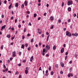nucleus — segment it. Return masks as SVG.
Returning <instances> with one entry per match:
<instances>
[{
	"label": "nucleus",
	"instance_id": "nucleus-26",
	"mask_svg": "<svg viewBox=\"0 0 78 78\" xmlns=\"http://www.w3.org/2000/svg\"><path fill=\"white\" fill-rule=\"evenodd\" d=\"M64 2H62V7H63V6H64Z\"/></svg>",
	"mask_w": 78,
	"mask_h": 78
},
{
	"label": "nucleus",
	"instance_id": "nucleus-5",
	"mask_svg": "<svg viewBox=\"0 0 78 78\" xmlns=\"http://www.w3.org/2000/svg\"><path fill=\"white\" fill-rule=\"evenodd\" d=\"M12 54V57H15L16 56V52L15 51L13 52Z\"/></svg>",
	"mask_w": 78,
	"mask_h": 78
},
{
	"label": "nucleus",
	"instance_id": "nucleus-21",
	"mask_svg": "<svg viewBox=\"0 0 78 78\" xmlns=\"http://www.w3.org/2000/svg\"><path fill=\"white\" fill-rule=\"evenodd\" d=\"M70 76H71V74L69 73L68 75L67 76H68V77H70Z\"/></svg>",
	"mask_w": 78,
	"mask_h": 78
},
{
	"label": "nucleus",
	"instance_id": "nucleus-12",
	"mask_svg": "<svg viewBox=\"0 0 78 78\" xmlns=\"http://www.w3.org/2000/svg\"><path fill=\"white\" fill-rule=\"evenodd\" d=\"M56 46L55 45L54 46L53 48V49L54 50H56Z\"/></svg>",
	"mask_w": 78,
	"mask_h": 78
},
{
	"label": "nucleus",
	"instance_id": "nucleus-31",
	"mask_svg": "<svg viewBox=\"0 0 78 78\" xmlns=\"http://www.w3.org/2000/svg\"><path fill=\"white\" fill-rule=\"evenodd\" d=\"M26 69V70H29V68L28 67H27Z\"/></svg>",
	"mask_w": 78,
	"mask_h": 78
},
{
	"label": "nucleus",
	"instance_id": "nucleus-62",
	"mask_svg": "<svg viewBox=\"0 0 78 78\" xmlns=\"http://www.w3.org/2000/svg\"><path fill=\"white\" fill-rule=\"evenodd\" d=\"M66 44H64L63 45V47H64V48H65V47H66Z\"/></svg>",
	"mask_w": 78,
	"mask_h": 78
},
{
	"label": "nucleus",
	"instance_id": "nucleus-38",
	"mask_svg": "<svg viewBox=\"0 0 78 78\" xmlns=\"http://www.w3.org/2000/svg\"><path fill=\"white\" fill-rule=\"evenodd\" d=\"M55 67H56V68H58V65H56Z\"/></svg>",
	"mask_w": 78,
	"mask_h": 78
},
{
	"label": "nucleus",
	"instance_id": "nucleus-41",
	"mask_svg": "<svg viewBox=\"0 0 78 78\" xmlns=\"http://www.w3.org/2000/svg\"><path fill=\"white\" fill-rule=\"evenodd\" d=\"M18 27L19 28H21V25L20 24H19L18 25Z\"/></svg>",
	"mask_w": 78,
	"mask_h": 78
},
{
	"label": "nucleus",
	"instance_id": "nucleus-46",
	"mask_svg": "<svg viewBox=\"0 0 78 78\" xmlns=\"http://www.w3.org/2000/svg\"><path fill=\"white\" fill-rule=\"evenodd\" d=\"M69 64H72V61L71 60L69 62Z\"/></svg>",
	"mask_w": 78,
	"mask_h": 78
},
{
	"label": "nucleus",
	"instance_id": "nucleus-27",
	"mask_svg": "<svg viewBox=\"0 0 78 78\" xmlns=\"http://www.w3.org/2000/svg\"><path fill=\"white\" fill-rule=\"evenodd\" d=\"M45 52V48H44L43 51V52L44 53V52Z\"/></svg>",
	"mask_w": 78,
	"mask_h": 78
},
{
	"label": "nucleus",
	"instance_id": "nucleus-22",
	"mask_svg": "<svg viewBox=\"0 0 78 78\" xmlns=\"http://www.w3.org/2000/svg\"><path fill=\"white\" fill-rule=\"evenodd\" d=\"M54 73L53 72V71H51V75H53Z\"/></svg>",
	"mask_w": 78,
	"mask_h": 78
},
{
	"label": "nucleus",
	"instance_id": "nucleus-24",
	"mask_svg": "<svg viewBox=\"0 0 78 78\" xmlns=\"http://www.w3.org/2000/svg\"><path fill=\"white\" fill-rule=\"evenodd\" d=\"M51 66H49V67L48 69V70L49 71L51 70Z\"/></svg>",
	"mask_w": 78,
	"mask_h": 78
},
{
	"label": "nucleus",
	"instance_id": "nucleus-36",
	"mask_svg": "<svg viewBox=\"0 0 78 78\" xmlns=\"http://www.w3.org/2000/svg\"><path fill=\"white\" fill-rule=\"evenodd\" d=\"M67 58H68L67 56L66 55V56H65V60H66V59H67Z\"/></svg>",
	"mask_w": 78,
	"mask_h": 78
},
{
	"label": "nucleus",
	"instance_id": "nucleus-35",
	"mask_svg": "<svg viewBox=\"0 0 78 78\" xmlns=\"http://www.w3.org/2000/svg\"><path fill=\"white\" fill-rule=\"evenodd\" d=\"M28 45V44H26L25 45L26 47H27Z\"/></svg>",
	"mask_w": 78,
	"mask_h": 78
},
{
	"label": "nucleus",
	"instance_id": "nucleus-19",
	"mask_svg": "<svg viewBox=\"0 0 78 78\" xmlns=\"http://www.w3.org/2000/svg\"><path fill=\"white\" fill-rule=\"evenodd\" d=\"M48 39H49V36H48L47 37V41H48Z\"/></svg>",
	"mask_w": 78,
	"mask_h": 78
},
{
	"label": "nucleus",
	"instance_id": "nucleus-51",
	"mask_svg": "<svg viewBox=\"0 0 78 78\" xmlns=\"http://www.w3.org/2000/svg\"><path fill=\"white\" fill-rule=\"evenodd\" d=\"M68 22H70V19H69L68 20Z\"/></svg>",
	"mask_w": 78,
	"mask_h": 78
},
{
	"label": "nucleus",
	"instance_id": "nucleus-54",
	"mask_svg": "<svg viewBox=\"0 0 78 78\" xmlns=\"http://www.w3.org/2000/svg\"><path fill=\"white\" fill-rule=\"evenodd\" d=\"M74 56L75 58H76V57H77V55L76 54H75L74 55Z\"/></svg>",
	"mask_w": 78,
	"mask_h": 78
},
{
	"label": "nucleus",
	"instance_id": "nucleus-33",
	"mask_svg": "<svg viewBox=\"0 0 78 78\" xmlns=\"http://www.w3.org/2000/svg\"><path fill=\"white\" fill-rule=\"evenodd\" d=\"M68 54H69V52H66L65 53V55H68Z\"/></svg>",
	"mask_w": 78,
	"mask_h": 78
},
{
	"label": "nucleus",
	"instance_id": "nucleus-43",
	"mask_svg": "<svg viewBox=\"0 0 78 78\" xmlns=\"http://www.w3.org/2000/svg\"><path fill=\"white\" fill-rule=\"evenodd\" d=\"M41 17H40L38 18V20H41Z\"/></svg>",
	"mask_w": 78,
	"mask_h": 78
},
{
	"label": "nucleus",
	"instance_id": "nucleus-59",
	"mask_svg": "<svg viewBox=\"0 0 78 78\" xmlns=\"http://www.w3.org/2000/svg\"><path fill=\"white\" fill-rule=\"evenodd\" d=\"M44 37V34H42V37Z\"/></svg>",
	"mask_w": 78,
	"mask_h": 78
},
{
	"label": "nucleus",
	"instance_id": "nucleus-17",
	"mask_svg": "<svg viewBox=\"0 0 78 78\" xmlns=\"http://www.w3.org/2000/svg\"><path fill=\"white\" fill-rule=\"evenodd\" d=\"M7 37H8V38H10V37H11V35L9 34V35H7Z\"/></svg>",
	"mask_w": 78,
	"mask_h": 78
},
{
	"label": "nucleus",
	"instance_id": "nucleus-15",
	"mask_svg": "<svg viewBox=\"0 0 78 78\" xmlns=\"http://www.w3.org/2000/svg\"><path fill=\"white\" fill-rule=\"evenodd\" d=\"M28 71L27 70H25V74H28Z\"/></svg>",
	"mask_w": 78,
	"mask_h": 78
},
{
	"label": "nucleus",
	"instance_id": "nucleus-4",
	"mask_svg": "<svg viewBox=\"0 0 78 78\" xmlns=\"http://www.w3.org/2000/svg\"><path fill=\"white\" fill-rule=\"evenodd\" d=\"M6 25H4L3 26H2L1 27V31H3V30H4L5 29V26Z\"/></svg>",
	"mask_w": 78,
	"mask_h": 78
},
{
	"label": "nucleus",
	"instance_id": "nucleus-40",
	"mask_svg": "<svg viewBox=\"0 0 78 78\" xmlns=\"http://www.w3.org/2000/svg\"><path fill=\"white\" fill-rule=\"evenodd\" d=\"M40 70H42V68H41V67H40L39 68V71Z\"/></svg>",
	"mask_w": 78,
	"mask_h": 78
},
{
	"label": "nucleus",
	"instance_id": "nucleus-10",
	"mask_svg": "<svg viewBox=\"0 0 78 78\" xmlns=\"http://www.w3.org/2000/svg\"><path fill=\"white\" fill-rule=\"evenodd\" d=\"M33 60V56H32V57L30 58V62H32Z\"/></svg>",
	"mask_w": 78,
	"mask_h": 78
},
{
	"label": "nucleus",
	"instance_id": "nucleus-16",
	"mask_svg": "<svg viewBox=\"0 0 78 78\" xmlns=\"http://www.w3.org/2000/svg\"><path fill=\"white\" fill-rule=\"evenodd\" d=\"M24 47H25V45L24 44H22L21 48H23V49H24Z\"/></svg>",
	"mask_w": 78,
	"mask_h": 78
},
{
	"label": "nucleus",
	"instance_id": "nucleus-3",
	"mask_svg": "<svg viewBox=\"0 0 78 78\" xmlns=\"http://www.w3.org/2000/svg\"><path fill=\"white\" fill-rule=\"evenodd\" d=\"M45 48H46V49H47V50H49L50 48V46L48 44L46 46Z\"/></svg>",
	"mask_w": 78,
	"mask_h": 78
},
{
	"label": "nucleus",
	"instance_id": "nucleus-8",
	"mask_svg": "<svg viewBox=\"0 0 78 78\" xmlns=\"http://www.w3.org/2000/svg\"><path fill=\"white\" fill-rule=\"evenodd\" d=\"M38 33L39 34H41V33H42V30H39V31H38Z\"/></svg>",
	"mask_w": 78,
	"mask_h": 78
},
{
	"label": "nucleus",
	"instance_id": "nucleus-60",
	"mask_svg": "<svg viewBox=\"0 0 78 78\" xmlns=\"http://www.w3.org/2000/svg\"><path fill=\"white\" fill-rule=\"evenodd\" d=\"M28 50H30V47H29L28 49H27Z\"/></svg>",
	"mask_w": 78,
	"mask_h": 78
},
{
	"label": "nucleus",
	"instance_id": "nucleus-9",
	"mask_svg": "<svg viewBox=\"0 0 78 78\" xmlns=\"http://www.w3.org/2000/svg\"><path fill=\"white\" fill-rule=\"evenodd\" d=\"M24 4L25 6H27V5L28 4V2H27V1H25L24 2Z\"/></svg>",
	"mask_w": 78,
	"mask_h": 78
},
{
	"label": "nucleus",
	"instance_id": "nucleus-2",
	"mask_svg": "<svg viewBox=\"0 0 78 78\" xmlns=\"http://www.w3.org/2000/svg\"><path fill=\"white\" fill-rule=\"evenodd\" d=\"M66 36H68L69 37H70L71 36V33L69 31H67L66 32Z\"/></svg>",
	"mask_w": 78,
	"mask_h": 78
},
{
	"label": "nucleus",
	"instance_id": "nucleus-7",
	"mask_svg": "<svg viewBox=\"0 0 78 78\" xmlns=\"http://www.w3.org/2000/svg\"><path fill=\"white\" fill-rule=\"evenodd\" d=\"M61 65L62 66V67H64V64L62 62L61 63Z\"/></svg>",
	"mask_w": 78,
	"mask_h": 78
},
{
	"label": "nucleus",
	"instance_id": "nucleus-61",
	"mask_svg": "<svg viewBox=\"0 0 78 78\" xmlns=\"http://www.w3.org/2000/svg\"><path fill=\"white\" fill-rule=\"evenodd\" d=\"M13 16H12V17H11V20H13Z\"/></svg>",
	"mask_w": 78,
	"mask_h": 78
},
{
	"label": "nucleus",
	"instance_id": "nucleus-64",
	"mask_svg": "<svg viewBox=\"0 0 78 78\" xmlns=\"http://www.w3.org/2000/svg\"><path fill=\"white\" fill-rule=\"evenodd\" d=\"M0 23H2V20H1L0 21Z\"/></svg>",
	"mask_w": 78,
	"mask_h": 78
},
{
	"label": "nucleus",
	"instance_id": "nucleus-25",
	"mask_svg": "<svg viewBox=\"0 0 78 78\" xmlns=\"http://www.w3.org/2000/svg\"><path fill=\"white\" fill-rule=\"evenodd\" d=\"M37 16V14L34 13V17H36Z\"/></svg>",
	"mask_w": 78,
	"mask_h": 78
},
{
	"label": "nucleus",
	"instance_id": "nucleus-49",
	"mask_svg": "<svg viewBox=\"0 0 78 78\" xmlns=\"http://www.w3.org/2000/svg\"><path fill=\"white\" fill-rule=\"evenodd\" d=\"M3 47H4L3 45L2 46L1 48V49H3Z\"/></svg>",
	"mask_w": 78,
	"mask_h": 78
},
{
	"label": "nucleus",
	"instance_id": "nucleus-57",
	"mask_svg": "<svg viewBox=\"0 0 78 78\" xmlns=\"http://www.w3.org/2000/svg\"><path fill=\"white\" fill-rule=\"evenodd\" d=\"M45 53H44V52H43V53H42V55H43V56H44V55H45Z\"/></svg>",
	"mask_w": 78,
	"mask_h": 78
},
{
	"label": "nucleus",
	"instance_id": "nucleus-39",
	"mask_svg": "<svg viewBox=\"0 0 78 78\" xmlns=\"http://www.w3.org/2000/svg\"><path fill=\"white\" fill-rule=\"evenodd\" d=\"M60 74H63V72H62V71H61L60 72Z\"/></svg>",
	"mask_w": 78,
	"mask_h": 78
},
{
	"label": "nucleus",
	"instance_id": "nucleus-56",
	"mask_svg": "<svg viewBox=\"0 0 78 78\" xmlns=\"http://www.w3.org/2000/svg\"><path fill=\"white\" fill-rule=\"evenodd\" d=\"M13 44H14V43L12 42L11 43L10 45H13Z\"/></svg>",
	"mask_w": 78,
	"mask_h": 78
},
{
	"label": "nucleus",
	"instance_id": "nucleus-63",
	"mask_svg": "<svg viewBox=\"0 0 78 78\" xmlns=\"http://www.w3.org/2000/svg\"><path fill=\"white\" fill-rule=\"evenodd\" d=\"M46 35H48V34H49L48 33V32H47L46 33Z\"/></svg>",
	"mask_w": 78,
	"mask_h": 78
},
{
	"label": "nucleus",
	"instance_id": "nucleus-20",
	"mask_svg": "<svg viewBox=\"0 0 78 78\" xmlns=\"http://www.w3.org/2000/svg\"><path fill=\"white\" fill-rule=\"evenodd\" d=\"M54 27V26L53 25H52L51 26V30H53V27Z\"/></svg>",
	"mask_w": 78,
	"mask_h": 78
},
{
	"label": "nucleus",
	"instance_id": "nucleus-45",
	"mask_svg": "<svg viewBox=\"0 0 78 78\" xmlns=\"http://www.w3.org/2000/svg\"><path fill=\"white\" fill-rule=\"evenodd\" d=\"M21 53H22V52H19V55H21Z\"/></svg>",
	"mask_w": 78,
	"mask_h": 78
},
{
	"label": "nucleus",
	"instance_id": "nucleus-11",
	"mask_svg": "<svg viewBox=\"0 0 78 78\" xmlns=\"http://www.w3.org/2000/svg\"><path fill=\"white\" fill-rule=\"evenodd\" d=\"M50 19L51 20H53V19H54V17L53 16H51L50 17Z\"/></svg>",
	"mask_w": 78,
	"mask_h": 78
},
{
	"label": "nucleus",
	"instance_id": "nucleus-53",
	"mask_svg": "<svg viewBox=\"0 0 78 78\" xmlns=\"http://www.w3.org/2000/svg\"><path fill=\"white\" fill-rule=\"evenodd\" d=\"M12 59H13V58H10V61H12Z\"/></svg>",
	"mask_w": 78,
	"mask_h": 78
},
{
	"label": "nucleus",
	"instance_id": "nucleus-50",
	"mask_svg": "<svg viewBox=\"0 0 78 78\" xmlns=\"http://www.w3.org/2000/svg\"><path fill=\"white\" fill-rule=\"evenodd\" d=\"M6 2H7V1H6V0H5L4 1V4H6Z\"/></svg>",
	"mask_w": 78,
	"mask_h": 78
},
{
	"label": "nucleus",
	"instance_id": "nucleus-28",
	"mask_svg": "<svg viewBox=\"0 0 78 78\" xmlns=\"http://www.w3.org/2000/svg\"><path fill=\"white\" fill-rule=\"evenodd\" d=\"M21 7L22 8H24V4H23L22 5Z\"/></svg>",
	"mask_w": 78,
	"mask_h": 78
},
{
	"label": "nucleus",
	"instance_id": "nucleus-58",
	"mask_svg": "<svg viewBox=\"0 0 78 78\" xmlns=\"http://www.w3.org/2000/svg\"><path fill=\"white\" fill-rule=\"evenodd\" d=\"M18 33V32L17 31H16L15 33V34H17Z\"/></svg>",
	"mask_w": 78,
	"mask_h": 78
},
{
	"label": "nucleus",
	"instance_id": "nucleus-47",
	"mask_svg": "<svg viewBox=\"0 0 78 78\" xmlns=\"http://www.w3.org/2000/svg\"><path fill=\"white\" fill-rule=\"evenodd\" d=\"M33 39H34L33 38H32L31 40V43L33 42Z\"/></svg>",
	"mask_w": 78,
	"mask_h": 78
},
{
	"label": "nucleus",
	"instance_id": "nucleus-44",
	"mask_svg": "<svg viewBox=\"0 0 78 78\" xmlns=\"http://www.w3.org/2000/svg\"><path fill=\"white\" fill-rule=\"evenodd\" d=\"M28 25H30V26H31V23H29Z\"/></svg>",
	"mask_w": 78,
	"mask_h": 78
},
{
	"label": "nucleus",
	"instance_id": "nucleus-18",
	"mask_svg": "<svg viewBox=\"0 0 78 78\" xmlns=\"http://www.w3.org/2000/svg\"><path fill=\"white\" fill-rule=\"evenodd\" d=\"M61 19H59L58 20V23H61Z\"/></svg>",
	"mask_w": 78,
	"mask_h": 78
},
{
	"label": "nucleus",
	"instance_id": "nucleus-37",
	"mask_svg": "<svg viewBox=\"0 0 78 78\" xmlns=\"http://www.w3.org/2000/svg\"><path fill=\"white\" fill-rule=\"evenodd\" d=\"M46 73H48V71L47 70H46L45 71Z\"/></svg>",
	"mask_w": 78,
	"mask_h": 78
},
{
	"label": "nucleus",
	"instance_id": "nucleus-30",
	"mask_svg": "<svg viewBox=\"0 0 78 78\" xmlns=\"http://www.w3.org/2000/svg\"><path fill=\"white\" fill-rule=\"evenodd\" d=\"M49 56V55L48 54H47L46 55V57H48Z\"/></svg>",
	"mask_w": 78,
	"mask_h": 78
},
{
	"label": "nucleus",
	"instance_id": "nucleus-32",
	"mask_svg": "<svg viewBox=\"0 0 78 78\" xmlns=\"http://www.w3.org/2000/svg\"><path fill=\"white\" fill-rule=\"evenodd\" d=\"M14 38H15V36H14L13 37H11V39H14Z\"/></svg>",
	"mask_w": 78,
	"mask_h": 78
},
{
	"label": "nucleus",
	"instance_id": "nucleus-14",
	"mask_svg": "<svg viewBox=\"0 0 78 78\" xmlns=\"http://www.w3.org/2000/svg\"><path fill=\"white\" fill-rule=\"evenodd\" d=\"M68 9L69 11H71V8L70 7H69L68 8Z\"/></svg>",
	"mask_w": 78,
	"mask_h": 78
},
{
	"label": "nucleus",
	"instance_id": "nucleus-55",
	"mask_svg": "<svg viewBox=\"0 0 78 78\" xmlns=\"http://www.w3.org/2000/svg\"><path fill=\"white\" fill-rule=\"evenodd\" d=\"M10 62V61L9 60H8L7 61L8 63H9Z\"/></svg>",
	"mask_w": 78,
	"mask_h": 78
},
{
	"label": "nucleus",
	"instance_id": "nucleus-13",
	"mask_svg": "<svg viewBox=\"0 0 78 78\" xmlns=\"http://www.w3.org/2000/svg\"><path fill=\"white\" fill-rule=\"evenodd\" d=\"M19 5V4L18 3H15V7L17 8L18 7V5Z\"/></svg>",
	"mask_w": 78,
	"mask_h": 78
},
{
	"label": "nucleus",
	"instance_id": "nucleus-48",
	"mask_svg": "<svg viewBox=\"0 0 78 78\" xmlns=\"http://www.w3.org/2000/svg\"><path fill=\"white\" fill-rule=\"evenodd\" d=\"M8 22V18H7V20H6V23Z\"/></svg>",
	"mask_w": 78,
	"mask_h": 78
},
{
	"label": "nucleus",
	"instance_id": "nucleus-1",
	"mask_svg": "<svg viewBox=\"0 0 78 78\" xmlns=\"http://www.w3.org/2000/svg\"><path fill=\"white\" fill-rule=\"evenodd\" d=\"M73 3V1H69L68 2L67 5L68 6H70V5H72Z\"/></svg>",
	"mask_w": 78,
	"mask_h": 78
},
{
	"label": "nucleus",
	"instance_id": "nucleus-23",
	"mask_svg": "<svg viewBox=\"0 0 78 78\" xmlns=\"http://www.w3.org/2000/svg\"><path fill=\"white\" fill-rule=\"evenodd\" d=\"M12 6V4H11V5L9 6V9H11V8Z\"/></svg>",
	"mask_w": 78,
	"mask_h": 78
},
{
	"label": "nucleus",
	"instance_id": "nucleus-6",
	"mask_svg": "<svg viewBox=\"0 0 78 78\" xmlns=\"http://www.w3.org/2000/svg\"><path fill=\"white\" fill-rule=\"evenodd\" d=\"M64 48H63L61 50V52L62 53H64Z\"/></svg>",
	"mask_w": 78,
	"mask_h": 78
},
{
	"label": "nucleus",
	"instance_id": "nucleus-29",
	"mask_svg": "<svg viewBox=\"0 0 78 78\" xmlns=\"http://www.w3.org/2000/svg\"><path fill=\"white\" fill-rule=\"evenodd\" d=\"M27 13L28 14H30V11H27Z\"/></svg>",
	"mask_w": 78,
	"mask_h": 78
},
{
	"label": "nucleus",
	"instance_id": "nucleus-34",
	"mask_svg": "<svg viewBox=\"0 0 78 78\" xmlns=\"http://www.w3.org/2000/svg\"><path fill=\"white\" fill-rule=\"evenodd\" d=\"M4 17H5V16H4V15H2V18H4Z\"/></svg>",
	"mask_w": 78,
	"mask_h": 78
},
{
	"label": "nucleus",
	"instance_id": "nucleus-42",
	"mask_svg": "<svg viewBox=\"0 0 78 78\" xmlns=\"http://www.w3.org/2000/svg\"><path fill=\"white\" fill-rule=\"evenodd\" d=\"M74 17H76V14L74 13L73 14Z\"/></svg>",
	"mask_w": 78,
	"mask_h": 78
},
{
	"label": "nucleus",
	"instance_id": "nucleus-52",
	"mask_svg": "<svg viewBox=\"0 0 78 78\" xmlns=\"http://www.w3.org/2000/svg\"><path fill=\"white\" fill-rule=\"evenodd\" d=\"M18 74H19V73L18 72V71H17L16 73V75H17Z\"/></svg>",
	"mask_w": 78,
	"mask_h": 78
}]
</instances>
